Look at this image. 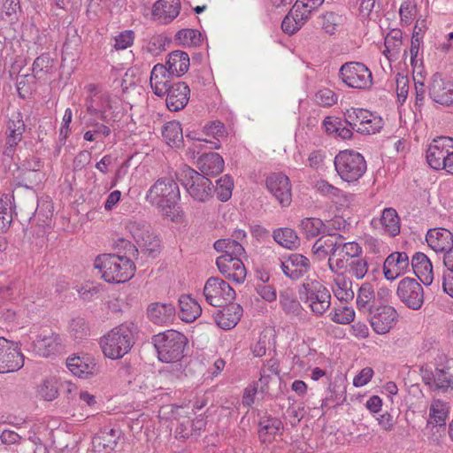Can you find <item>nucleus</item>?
I'll list each match as a JSON object with an SVG mask.
<instances>
[{"instance_id":"nucleus-45","label":"nucleus","mask_w":453,"mask_h":453,"mask_svg":"<svg viewBox=\"0 0 453 453\" xmlns=\"http://www.w3.org/2000/svg\"><path fill=\"white\" fill-rule=\"evenodd\" d=\"M351 282L347 281L343 278L338 277L334 280V293L336 298L340 301L348 302L353 299L354 292L350 288Z\"/></svg>"},{"instance_id":"nucleus-25","label":"nucleus","mask_w":453,"mask_h":453,"mask_svg":"<svg viewBox=\"0 0 453 453\" xmlns=\"http://www.w3.org/2000/svg\"><path fill=\"white\" fill-rule=\"evenodd\" d=\"M411 267L423 284L428 286L433 282V265L426 254L416 252L411 259Z\"/></svg>"},{"instance_id":"nucleus-24","label":"nucleus","mask_w":453,"mask_h":453,"mask_svg":"<svg viewBox=\"0 0 453 453\" xmlns=\"http://www.w3.org/2000/svg\"><path fill=\"white\" fill-rule=\"evenodd\" d=\"M175 307L172 303H153L148 306L147 316L155 325L165 326L175 317Z\"/></svg>"},{"instance_id":"nucleus-22","label":"nucleus","mask_w":453,"mask_h":453,"mask_svg":"<svg viewBox=\"0 0 453 453\" xmlns=\"http://www.w3.org/2000/svg\"><path fill=\"white\" fill-rule=\"evenodd\" d=\"M449 413V407L447 403L439 399L434 400L429 408V418L426 423V428H431V430L436 428V432L440 430L445 431L446 419Z\"/></svg>"},{"instance_id":"nucleus-55","label":"nucleus","mask_w":453,"mask_h":453,"mask_svg":"<svg viewBox=\"0 0 453 453\" xmlns=\"http://www.w3.org/2000/svg\"><path fill=\"white\" fill-rule=\"evenodd\" d=\"M368 271V264L365 258L360 257L352 258L349 263L348 272L357 279H363Z\"/></svg>"},{"instance_id":"nucleus-6","label":"nucleus","mask_w":453,"mask_h":453,"mask_svg":"<svg viewBox=\"0 0 453 453\" xmlns=\"http://www.w3.org/2000/svg\"><path fill=\"white\" fill-rule=\"evenodd\" d=\"M334 164L341 179L347 182L359 180L367 168L365 157L352 150L340 151L335 156Z\"/></svg>"},{"instance_id":"nucleus-23","label":"nucleus","mask_w":453,"mask_h":453,"mask_svg":"<svg viewBox=\"0 0 453 453\" xmlns=\"http://www.w3.org/2000/svg\"><path fill=\"white\" fill-rule=\"evenodd\" d=\"M180 10V0H158L153 5L152 16L161 23L167 24L179 15Z\"/></svg>"},{"instance_id":"nucleus-28","label":"nucleus","mask_w":453,"mask_h":453,"mask_svg":"<svg viewBox=\"0 0 453 453\" xmlns=\"http://www.w3.org/2000/svg\"><path fill=\"white\" fill-rule=\"evenodd\" d=\"M205 291L219 296L224 301L231 302L235 298V291L225 280L218 277H211L204 285Z\"/></svg>"},{"instance_id":"nucleus-49","label":"nucleus","mask_w":453,"mask_h":453,"mask_svg":"<svg viewBox=\"0 0 453 453\" xmlns=\"http://www.w3.org/2000/svg\"><path fill=\"white\" fill-rule=\"evenodd\" d=\"M203 134L208 137H212L213 142L219 143V138L223 137L226 134V128L222 122L219 120L208 122L202 130Z\"/></svg>"},{"instance_id":"nucleus-7","label":"nucleus","mask_w":453,"mask_h":453,"mask_svg":"<svg viewBox=\"0 0 453 453\" xmlns=\"http://www.w3.org/2000/svg\"><path fill=\"white\" fill-rule=\"evenodd\" d=\"M126 228L135 242L141 247V252L151 258H156L161 252L160 240L151 231L150 225L145 220H129Z\"/></svg>"},{"instance_id":"nucleus-52","label":"nucleus","mask_w":453,"mask_h":453,"mask_svg":"<svg viewBox=\"0 0 453 453\" xmlns=\"http://www.w3.org/2000/svg\"><path fill=\"white\" fill-rule=\"evenodd\" d=\"M23 285L19 280H12L6 286L0 288V299L3 300H14L21 293Z\"/></svg>"},{"instance_id":"nucleus-8","label":"nucleus","mask_w":453,"mask_h":453,"mask_svg":"<svg viewBox=\"0 0 453 453\" xmlns=\"http://www.w3.org/2000/svg\"><path fill=\"white\" fill-rule=\"evenodd\" d=\"M342 81L349 88L365 89L371 87L372 76L368 67L360 62H349L339 70Z\"/></svg>"},{"instance_id":"nucleus-64","label":"nucleus","mask_w":453,"mask_h":453,"mask_svg":"<svg viewBox=\"0 0 453 453\" xmlns=\"http://www.w3.org/2000/svg\"><path fill=\"white\" fill-rule=\"evenodd\" d=\"M373 370L371 367H365L355 376L353 385L357 388L363 387L371 380Z\"/></svg>"},{"instance_id":"nucleus-11","label":"nucleus","mask_w":453,"mask_h":453,"mask_svg":"<svg viewBox=\"0 0 453 453\" xmlns=\"http://www.w3.org/2000/svg\"><path fill=\"white\" fill-rule=\"evenodd\" d=\"M24 365V356L18 343L0 337V373L19 370Z\"/></svg>"},{"instance_id":"nucleus-3","label":"nucleus","mask_w":453,"mask_h":453,"mask_svg":"<svg viewBox=\"0 0 453 453\" xmlns=\"http://www.w3.org/2000/svg\"><path fill=\"white\" fill-rule=\"evenodd\" d=\"M188 342V338L182 333L173 329L155 334L151 338L158 360L164 363L180 361L185 356Z\"/></svg>"},{"instance_id":"nucleus-35","label":"nucleus","mask_w":453,"mask_h":453,"mask_svg":"<svg viewBox=\"0 0 453 453\" xmlns=\"http://www.w3.org/2000/svg\"><path fill=\"white\" fill-rule=\"evenodd\" d=\"M299 226L306 238H313L320 234H326L331 229L319 218H305Z\"/></svg>"},{"instance_id":"nucleus-2","label":"nucleus","mask_w":453,"mask_h":453,"mask_svg":"<svg viewBox=\"0 0 453 453\" xmlns=\"http://www.w3.org/2000/svg\"><path fill=\"white\" fill-rule=\"evenodd\" d=\"M180 193L178 184L172 178H159L149 188L146 201L160 212L173 219L179 213Z\"/></svg>"},{"instance_id":"nucleus-26","label":"nucleus","mask_w":453,"mask_h":453,"mask_svg":"<svg viewBox=\"0 0 453 453\" xmlns=\"http://www.w3.org/2000/svg\"><path fill=\"white\" fill-rule=\"evenodd\" d=\"M259 426V439L262 442L271 441L274 436L283 429V424L278 418L269 415L265 412L260 416L258 421Z\"/></svg>"},{"instance_id":"nucleus-53","label":"nucleus","mask_w":453,"mask_h":453,"mask_svg":"<svg viewBox=\"0 0 453 453\" xmlns=\"http://www.w3.org/2000/svg\"><path fill=\"white\" fill-rule=\"evenodd\" d=\"M89 126L93 127V129L88 130L84 134L83 139L85 141L93 142L96 140L99 135L107 137L111 134L110 127L104 123L95 121L93 123H90Z\"/></svg>"},{"instance_id":"nucleus-12","label":"nucleus","mask_w":453,"mask_h":453,"mask_svg":"<svg viewBox=\"0 0 453 453\" xmlns=\"http://www.w3.org/2000/svg\"><path fill=\"white\" fill-rule=\"evenodd\" d=\"M453 150V139L438 137L434 139L426 150V161L434 170H445L448 157Z\"/></svg>"},{"instance_id":"nucleus-59","label":"nucleus","mask_w":453,"mask_h":453,"mask_svg":"<svg viewBox=\"0 0 453 453\" xmlns=\"http://www.w3.org/2000/svg\"><path fill=\"white\" fill-rule=\"evenodd\" d=\"M319 24L327 34H334L336 26L337 16L334 12H326L319 17Z\"/></svg>"},{"instance_id":"nucleus-18","label":"nucleus","mask_w":453,"mask_h":453,"mask_svg":"<svg viewBox=\"0 0 453 453\" xmlns=\"http://www.w3.org/2000/svg\"><path fill=\"white\" fill-rule=\"evenodd\" d=\"M190 89L183 81H178L171 85L166 94V106L171 111H179L188 104Z\"/></svg>"},{"instance_id":"nucleus-50","label":"nucleus","mask_w":453,"mask_h":453,"mask_svg":"<svg viewBox=\"0 0 453 453\" xmlns=\"http://www.w3.org/2000/svg\"><path fill=\"white\" fill-rule=\"evenodd\" d=\"M231 270L233 273H228L226 279L236 283H242L246 278V268L242 260V257L233 258L231 263Z\"/></svg>"},{"instance_id":"nucleus-48","label":"nucleus","mask_w":453,"mask_h":453,"mask_svg":"<svg viewBox=\"0 0 453 453\" xmlns=\"http://www.w3.org/2000/svg\"><path fill=\"white\" fill-rule=\"evenodd\" d=\"M70 334L75 340H83L89 335V327L83 318L72 319L70 323Z\"/></svg>"},{"instance_id":"nucleus-46","label":"nucleus","mask_w":453,"mask_h":453,"mask_svg":"<svg viewBox=\"0 0 453 453\" xmlns=\"http://www.w3.org/2000/svg\"><path fill=\"white\" fill-rule=\"evenodd\" d=\"M308 19V15L301 14L300 19L290 17V13L287 14L281 22V29L288 35H293L297 32L304 22Z\"/></svg>"},{"instance_id":"nucleus-15","label":"nucleus","mask_w":453,"mask_h":453,"mask_svg":"<svg viewBox=\"0 0 453 453\" xmlns=\"http://www.w3.org/2000/svg\"><path fill=\"white\" fill-rule=\"evenodd\" d=\"M121 430L104 426L92 440V450L94 453H111L116 448L121 436Z\"/></svg>"},{"instance_id":"nucleus-10","label":"nucleus","mask_w":453,"mask_h":453,"mask_svg":"<svg viewBox=\"0 0 453 453\" xmlns=\"http://www.w3.org/2000/svg\"><path fill=\"white\" fill-rule=\"evenodd\" d=\"M396 295L409 309L418 311L424 303V289L415 279L405 277L398 283Z\"/></svg>"},{"instance_id":"nucleus-37","label":"nucleus","mask_w":453,"mask_h":453,"mask_svg":"<svg viewBox=\"0 0 453 453\" xmlns=\"http://www.w3.org/2000/svg\"><path fill=\"white\" fill-rule=\"evenodd\" d=\"M380 221L390 236L395 237L400 233V218L394 208H386L382 211Z\"/></svg>"},{"instance_id":"nucleus-20","label":"nucleus","mask_w":453,"mask_h":453,"mask_svg":"<svg viewBox=\"0 0 453 453\" xmlns=\"http://www.w3.org/2000/svg\"><path fill=\"white\" fill-rule=\"evenodd\" d=\"M280 380L279 362L277 359L271 358L261 369L260 379L257 381L259 391L263 394L272 395L271 384H280Z\"/></svg>"},{"instance_id":"nucleus-5","label":"nucleus","mask_w":453,"mask_h":453,"mask_svg":"<svg viewBox=\"0 0 453 453\" xmlns=\"http://www.w3.org/2000/svg\"><path fill=\"white\" fill-rule=\"evenodd\" d=\"M188 194L196 202L206 203L213 197L212 181L189 166H184L178 177Z\"/></svg>"},{"instance_id":"nucleus-36","label":"nucleus","mask_w":453,"mask_h":453,"mask_svg":"<svg viewBox=\"0 0 453 453\" xmlns=\"http://www.w3.org/2000/svg\"><path fill=\"white\" fill-rule=\"evenodd\" d=\"M162 136L168 145L179 147L183 142V134L180 123L176 120L167 122L162 129Z\"/></svg>"},{"instance_id":"nucleus-39","label":"nucleus","mask_w":453,"mask_h":453,"mask_svg":"<svg viewBox=\"0 0 453 453\" xmlns=\"http://www.w3.org/2000/svg\"><path fill=\"white\" fill-rule=\"evenodd\" d=\"M280 303L282 310L293 317H301L303 307L300 302L294 296V295L286 290L280 294Z\"/></svg>"},{"instance_id":"nucleus-31","label":"nucleus","mask_w":453,"mask_h":453,"mask_svg":"<svg viewBox=\"0 0 453 453\" xmlns=\"http://www.w3.org/2000/svg\"><path fill=\"white\" fill-rule=\"evenodd\" d=\"M336 239H343L342 234L331 233L328 231L325 235L319 237L312 246V252L319 259H324L327 257L328 250L336 247Z\"/></svg>"},{"instance_id":"nucleus-19","label":"nucleus","mask_w":453,"mask_h":453,"mask_svg":"<svg viewBox=\"0 0 453 453\" xmlns=\"http://www.w3.org/2000/svg\"><path fill=\"white\" fill-rule=\"evenodd\" d=\"M199 173H203L205 177H214L221 173L224 170V159L216 152H204L197 158L196 161Z\"/></svg>"},{"instance_id":"nucleus-60","label":"nucleus","mask_w":453,"mask_h":453,"mask_svg":"<svg viewBox=\"0 0 453 453\" xmlns=\"http://www.w3.org/2000/svg\"><path fill=\"white\" fill-rule=\"evenodd\" d=\"M344 253L348 259L357 258L362 254V248L356 242H349L342 243L341 242V254Z\"/></svg>"},{"instance_id":"nucleus-14","label":"nucleus","mask_w":453,"mask_h":453,"mask_svg":"<svg viewBox=\"0 0 453 453\" xmlns=\"http://www.w3.org/2000/svg\"><path fill=\"white\" fill-rule=\"evenodd\" d=\"M266 188L275 199L287 207L292 201L291 185L289 179L282 173H273L266 178Z\"/></svg>"},{"instance_id":"nucleus-21","label":"nucleus","mask_w":453,"mask_h":453,"mask_svg":"<svg viewBox=\"0 0 453 453\" xmlns=\"http://www.w3.org/2000/svg\"><path fill=\"white\" fill-rule=\"evenodd\" d=\"M60 349V337L53 332H48L37 336L33 342V351L42 357H48Z\"/></svg>"},{"instance_id":"nucleus-61","label":"nucleus","mask_w":453,"mask_h":453,"mask_svg":"<svg viewBox=\"0 0 453 453\" xmlns=\"http://www.w3.org/2000/svg\"><path fill=\"white\" fill-rule=\"evenodd\" d=\"M416 8L414 0H405L400 7L399 12L401 21L405 24H410L412 19L413 12Z\"/></svg>"},{"instance_id":"nucleus-32","label":"nucleus","mask_w":453,"mask_h":453,"mask_svg":"<svg viewBox=\"0 0 453 453\" xmlns=\"http://www.w3.org/2000/svg\"><path fill=\"white\" fill-rule=\"evenodd\" d=\"M218 252L224 253L222 256H227V258H236L245 256V250L242 245L234 239H219L213 244Z\"/></svg>"},{"instance_id":"nucleus-58","label":"nucleus","mask_w":453,"mask_h":453,"mask_svg":"<svg viewBox=\"0 0 453 453\" xmlns=\"http://www.w3.org/2000/svg\"><path fill=\"white\" fill-rule=\"evenodd\" d=\"M316 101L323 106H332L336 104L338 96L330 89H321L315 95Z\"/></svg>"},{"instance_id":"nucleus-30","label":"nucleus","mask_w":453,"mask_h":453,"mask_svg":"<svg viewBox=\"0 0 453 453\" xmlns=\"http://www.w3.org/2000/svg\"><path fill=\"white\" fill-rule=\"evenodd\" d=\"M165 64L170 69V73L180 77L188 70V54L182 50H173L168 55Z\"/></svg>"},{"instance_id":"nucleus-9","label":"nucleus","mask_w":453,"mask_h":453,"mask_svg":"<svg viewBox=\"0 0 453 453\" xmlns=\"http://www.w3.org/2000/svg\"><path fill=\"white\" fill-rule=\"evenodd\" d=\"M345 123L349 124L352 129H355L357 123L360 126L356 131L364 134H372L380 132L383 127V120L380 117L373 116L367 110L360 108L348 109L344 112Z\"/></svg>"},{"instance_id":"nucleus-4","label":"nucleus","mask_w":453,"mask_h":453,"mask_svg":"<svg viewBox=\"0 0 453 453\" xmlns=\"http://www.w3.org/2000/svg\"><path fill=\"white\" fill-rule=\"evenodd\" d=\"M101 348L105 357L119 359L127 354L134 344V325L121 324L102 337Z\"/></svg>"},{"instance_id":"nucleus-17","label":"nucleus","mask_w":453,"mask_h":453,"mask_svg":"<svg viewBox=\"0 0 453 453\" xmlns=\"http://www.w3.org/2000/svg\"><path fill=\"white\" fill-rule=\"evenodd\" d=\"M242 312L243 310L240 304L230 302L215 313L214 319L220 328L229 330L238 324L242 316Z\"/></svg>"},{"instance_id":"nucleus-27","label":"nucleus","mask_w":453,"mask_h":453,"mask_svg":"<svg viewBox=\"0 0 453 453\" xmlns=\"http://www.w3.org/2000/svg\"><path fill=\"white\" fill-rule=\"evenodd\" d=\"M448 84H450V81H446L440 73H434L428 85L430 99L441 105L449 102L447 96L448 91L446 90L449 88Z\"/></svg>"},{"instance_id":"nucleus-33","label":"nucleus","mask_w":453,"mask_h":453,"mask_svg":"<svg viewBox=\"0 0 453 453\" xmlns=\"http://www.w3.org/2000/svg\"><path fill=\"white\" fill-rule=\"evenodd\" d=\"M88 357H73L66 360V366L76 376L88 378L94 373L96 365Z\"/></svg>"},{"instance_id":"nucleus-1","label":"nucleus","mask_w":453,"mask_h":453,"mask_svg":"<svg viewBox=\"0 0 453 453\" xmlns=\"http://www.w3.org/2000/svg\"><path fill=\"white\" fill-rule=\"evenodd\" d=\"M125 250V255L119 254H101L98 255L94 262V267L102 274V278L108 283H124L134 275L135 262L130 258L134 257L135 261L139 259L138 249L130 242L122 241Z\"/></svg>"},{"instance_id":"nucleus-44","label":"nucleus","mask_w":453,"mask_h":453,"mask_svg":"<svg viewBox=\"0 0 453 453\" xmlns=\"http://www.w3.org/2000/svg\"><path fill=\"white\" fill-rule=\"evenodd\" d=\"M234 188V181L229 175H225L216 181L214 186V193L217 194V197L221 202H226L232 196V190Z\"/></svg>"},{"instance_id":"nucleus-62","label":"nucleus","mask_w":453,"mask_h":453,"mask_svg":"<svg viewBox=\"0 0 453 453\" xmlns=\"http://www.w3.org/2000/svg\"><path fill=\"white\" fill-rule=\"evenodd\" d=\"M134 32L131 30H126L121 32L115 38V49L116 50H125L127 47L131 46L134 42Z\"/></svg>"},{"instance_id":"nucleus-47","label":"nucleus","mask_w":453,"mask_h":453,"mask_svg":"<svg viewBox=\"0 0 453 453\" xmlns=\"http://www.w3.org/2000/svg\"><path fill=\"white\" fill-rule=\"evenodd\" d=\"M12 221V213L10 199H0V232H6Z\"/></svg>"},{"instance_id":"nucleus-34","label":"nucleus","mask_w":453,"mask_h":453,"mask_svg":"<svg viewBox=\"0 0 453 453\" xmlns=\"http://www.w3.org/2000/svg\"><path fill=\"white\" fill-rule=\"evenodd\" d=\"M273 238L279 245L288 250H295L300 244L297 234L289 227L275 229L273 232Z\"/></svg>"},{"instance_id":"nucleus-40","label":"nucleus","mask_w":453,"mask_h":453,"mask_svg":"<svg viewBox=\"0 0 453 453\" xmlns=\"http://www.w3.org/2000/svg\"><path fill=\"white\" fill-rule=\"evenodd\" d=\"M449 389H453V374L449 372V369L435 368L434 383L431 390L446 393Z\"/></svg>"},{"instance_id":"nucleus-41","label":"nucleus","mask_w":453,"mask_h":453,"mask_svg":"<svg viewBox=\"0 0 453 453\" xmlns=\"http://www.w3.org/2000/svg\"><path fill=\"white\" fill-rule=\"evenodd\" d=\"M287 259L290 263L291 267L295 269L290 273L294 278H302L310 271L311 263L305 256L299 253H292L288 256Z\"/></svg>"},{"instance_id":"nucleus-29","label":"nucleus","mask_w":453,"mask_h":453,"mask_svg":"<svg viewBox=\"0 0 453 453\" xmlns=\"http://www.w3.org/2000/svg\"><path fill=\"white\" fill-rule=\"evenodd\" d=\"M179 317L185 322L190 323L195 321L202 313L200 304L189 296H181L179 299Z\"/></svg>"},{"instance_id":"nucleus-54","label":"nucleus","mask_w":453,"mask_h":453,"mask_svg":"<svg viewBox=\"0 0 453 453\" xmlns=\"http://www.w3.org/2000/svg\"><path fill=\"white\" fill-rule=\"evenodd\" d=\"M40 395L46 401L54 400L58 395V381L55 379H47L39 389Z\"/></svg>"},{"instance_id":"nucleus-16","label":"nucleus","mask_w":453,"mask_h":453,"mask_svg":"<svg viewBox=\"0 0 453 453\" xmlns=\"http://www.w3.org/2000/svg\"><path fill=\"white\" fill-rule=\"evenodd\" d=\"M428 246L436 253L443 255L453 248V234L443 227L429 229L426 235Z\"/></svg>"},{"instance_id":"nucleus-63","label":"nucleus","mask_w":453,"mask_h":453,"mask_svg":"<svg viewBox=\"0 0 453 453\" xmlns=\"http://www.w3.org/2000/svg\"><path fill=\"white\" fill-rule=\"evenodd\" d=\"M91 161V153L88 150L80 151L73 159V171H81Z\"/></svg>"},{"instance_id":"nucleus-43","label":"nucleus","mask_w":453,"mask_h":453,"mask_svg":"<svg viewBox=\"0 0 453 453\" xmlns=\"http://www.w3.org/2000/svg\"><path fill=\"white\" fill-rule=\"evenodd\" d=\"M409 257L405 252H393L384 261V267L390 266L401 274L409 267Z\"/></svg>"},{"instance_id":"nucleus-56","label":"nucleus","mask_w":453,"mask_h":453,"mask_svg":"<svg viewBox=\"0 0 453 453\" xmlns=\"http://www.w3.org/2000/svg\"><path fill=\"white\" fill-rule=\"evenodd\" d=\"M331 319L337 324H349L354 320L355 311L353 309L349 307H343L342 309L335 310L334 313H331Z\"/></svg>"},{"instance_id":"nucleus-38","label":"nucleus","mask_w":453,"mask_h":453,"mask_svg":"<svg viewBox=\"0 0 453 453\" xmlns=\"http://www.w3.org/2000/svg\"><path fill=\"white\" fill-rule=\"evenodd\" d=\"M375 294L374 289L371 283L365 282L359 288L357 296V306L359 311L367 312L370 309L373 308V305L370 304L372 301H374Z\"/></svg>"},{"instance_id":"nucleus-51","label":"nucleus","mask_w":453,"mask_h":453,"mask_svg":"<svg viewBox=\"0 0 453 453\" xmlns=\"http://www.w3.org/2000/svg\"><path fill=\"white\" fill-rule=\"evenodd\" d=\"M186 136L187 138H189L198 142L193 144L192 150H194V152L196 151L197 153H200L203 147H207L211 150H219L220 148V143L204 138L201 136L200 134L193 132L188 134Z\"/></svg>"},{"instance_id":"nucleus-13","label":"nucleus","mask_w":453,"mask_h":453,"mask_svg":"<svg viewBox=\"0 0 453 453\" xmlns=\"http://www.w3.org/2000/svg\"><path fill=\"white\" fill-rule=\"evenodd\" d=\"M369 321L373 331L379 334H384L395 326L398 314L395 309L390 305L383 304L377 308L370 309Z\"/></svg>"},{"instance_id":"nucleus-42","label":"nucleus","mask_w":453,"mask_h":453,"mask_svg":"<svg viewBox=\"0 0 453 453\" xmlns=\"http://www.w3.org/2000/svg\"><path fill=\"white\" fill-rule=\"evenodd\" d=\"M174 41L181 46H198L202 41V35L196 29L184 28L176 33Z\"/></svg>"},{"instance_id":"nucleus-57","label":"nucleus","mask_w":453,"mask_h":453,"mask_svg":"<svg viewBox=\"0 0 453 453\" xmlns=\"http://www.w3.org/2000/svg\"><path fill=\"white\" fill-rule=\"evenodd\" d=\"M396 95L401 104L406 100L409 91V80L405 75L396 74Z\"/></svg>"}]
</instances>
